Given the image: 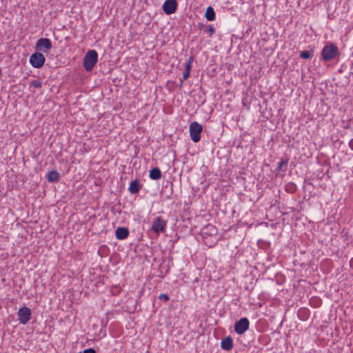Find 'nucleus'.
<instances>
[{
  "instance_id": "39448f33",
  "label": "nucleus",
  "mask_w": 353,
  "mask_h": 353,
  "mask_svg": "<svg viewBox=\"0 0 353 353\" xmlns=\"http://www.w3.org/2000/svg\"><path fill=\"white\" fill-rule=\"evenodd\" d=\"M45 61L46 58L44 55L39 52L33 53L30 57L29 60L30 65L34 68H41L43 65Z\"/></svg>"
},
{
  "instance_id": "a211bd4d",
  "label": "nucleus",
  "mask_w": 353,
  "mask_h": 353,
  "mask_svg": "<svg viewBox=\"0 0 353 353\" xmlns=\"http://www.w3.org/2000/svg\"><path fill=\"white\" fill-rule=\"evenodd\" d=\"M300 57L303 59H309L312 57V53L307 50L300 52Z\"/></svg>"
},
{
  "instance_id": "5701e85b",
  "label": "nucleus",
  "mask_w": 353,
  "mask_h": 353,
  "mask_svg": "<svg viewBox=\"0 0 353 353\" xmlns=\"http://www.w3.org/2000/svg\"><path fill=\"white\" fill-rule=\"evenodd\" d=\"M83 353H96L93 348H88L83 350Z\"/></svg>"
},
{
  "instance_id": "9b49d317",
  "label": "nucleus",
  "mask_w": 353,
  "mask_h": 353,
  "mask_svg": "<svg viewBox=\"0 0 353 353\" xmlns=\"http://www.w3.org/2000/svg\"><path fill=\"white\" fill-rule=\"evenodd\" d=\"M221 347L225 350H230L233 347V341L230 336H227L222 339Z\"/></svg>"
},
{
  "instance_id": "b1692460",
  "label": "nucleus",
  "mask_w": 353,
  "mask_h": 353,
  "mask_svg": "<svg viewBox=\"0 0 353 353\" xmlns=\"http://www.w3.org/2000/svg\"><path fill=\"white\" fill-rule=\"evenodd\" d=\"M349 145L350 148L353 150V139L350 140Z\"/></svg>"
},
{
  "instance_id": "f257e3e1",
  "label": "nucleus",
  "mask_w": 353,
  "mask_h": 353,
  "mask_svg": "<svg viewBox=\"0 0 353 353\" xmlns=\"http://www.w3.org/2000/svg\"><path fill=\"white\" fill-rule=\"evenodd\" d=\"M98 60V54L94 50H90L83 59V67L88 72L91 71Z\"/></svg>"
},
{
  "instance_id": "7ed1b4c3",
  "label": "nucleus",
  "mask_w": 353,
  "mask_h": 353,
  "mask_svg": "<svg viewBox=\"0 0 353 353\" xmlns=\"http://www.w3.org/2000/svg\"><path fill=\"white\" fill-rule=\"evenodd\" d=\"M167 221L161 216H157L152 221L151 230L156 234H159L165 231Z\"/></svg>"
},
{
  "instance_id": "9d476101",
  "label": "nucleus",
  "mask_w": 353,
  "mask_h": 353,
  "mask_svg": "<svg viewBox=\"0 0 353 353\" xmlns=\"http://www.w3.org/2000/svg\"><path fill=\"white\" fill-rule=\"evenodd\" d=\"M129 235V231L128 228L125 227H120L116 230L115 236L116 238L119 240H124Z\"/></svg>"
},
{
  "instance_id": "423d86ee",
  "label": "nucleus",
  "mask_w": 353,
  "mask_h": 353,
  "mask_svg": "<svg viewBox=\"0 0 353 353\" xmlns=\"http://www.w3.org/2000/svg\"><path fill=\"white\" fill-rule=\"evenodd\" d=\"M250 327L249 320L245 318H241L234 324V331L236 334L241 335L244 334Z\"/></svg>"
},
{
  "instance_id": "dca6fc26",
  "label": "nucleus",
  "mask_w": 353,
  "mask_h": 353,
  "mask_svg": "<svg viewBox=\"0 0 353 353\" xmlns=\"http://www.w3.org/2000/svg\"><path fill=\"white\" fill-rule=\"evenodd\" d=\"M205 17L208 21H212L215 19V12L212 6H208L206 9Z\"/></svg>"
},
{
  "instance_id": "20e7f679",
  "label": "nucleus",
  "mask_w": 353,
  "mask_h": 353,
  "mask_svg": "<svg viewBox=\"0 0 353 353\" xmlns=\"http://www.w3.org/2000/svg\"><path fill=\"white\" fill-rule=\"evenodd\" d=\"M190 136L191 139L197 143L201 139V134L203 130L202 125L196 121H193L190 125Z\"/></svg>"
},
{
  "instance_id": "2eb2a0df",
  "label": "nucleus",
  "mask_w": 353,
  "mask_h": 353,
  "mask_svg": "<svg viewBox=\"0 0 353 353\" xmlns=\"http://www.w3.org/2000/svg\"><path fill=\"white\" fill-rule=\"evenodd\" d=\"M59 178L60 174L56 170L50 171L47 174L48 181L51 183L57 181Z\"/></svg>"
},
{
  "instance_id": "6e6552de",
  "label": "nucleus",
  "mask_w": 353,
  "mask_h": 353,
  "mask_svg": "<svg viewBox=\"0 0 353 353\" xmlns=\"http://www.w3.org/2000/svg\"><path fill=\"white\" fill-rule=\"evenodd\" d=\"M17 316L19 323L26 325L30 319L31 310L27 307H21L18 311Z\"/></svg>"
},
{
  "instance_id": "6ab92c4d",
  "label": "nucleus",
  "mask_w": 353,
  "mask_h": 353,
  "mask_svg": "<svg viewBox=\"0 0 353 353\" xmlns=\"http://www.w3.org/2000/svg\"><path fill=\"white\" fill-rule=\"evenodd\" d=\"M31 85L34 88H40L42 85V83L39 80H33L31 82Z\"/></svg>"
},
{
  "instance_id": "f03ea898",
  "label": "nucleus",
  "mask_w": 353,
  "mask_h": 353,
  "mask_svg": "<svg viewBox=\"0 0 353 353\" xmlns=\"http://www.w3.org/2000/svg\"><path fill=\"white\" fill-rule=\"evenodd\" d=\"M321 55L323 60L326 61L335 59L339 55L337 46L334 43L325 46L322 50Z\"/></svg>"
},
{
  "instance_id": "f3484780",
  "label": "nucleus",
  "mask_w": 353,
  "mask_h": 353,
  "mask_svg": "<svg viewBox=\"0 0 353 353\" xmlns=\"http://www.w3.org/2000/svg\"><path fill=\"white\" fill-rule=\"evenodd\" d=\"M288 161H289V159L288 158H287V157L282 158L281 159V161L278 163L277 167L276 168V170L277 172L281 171L283 166H287V165L288 163Z\"/></svg>"
},
{
  "instance_id": "1a4fd4ad",
  "label": "nucleus",
  "mask_w": 353,
  "mask_h": 353,
  "mask_svg": "<svg viewBox=\"0 0 353 353\" xmlns=\"http://www.w3.org/2000/svg\"><path fill=\"white\" fill-rule=\"evenodd\" d=\"M177 8L176 0H165L163 4V10L166 14H172L175 12Z\"/></svg>"
},
{
  "instance_id": "4be33fe9",
  "label": "nucleus",
  "mask_w": 353,
  "mask_h": 353,
  "mask_svg": "<svg viewBox=\"0 0 353 353\" xmlns=\"http://www.w3.org/2000/svg\"><path fill=\"white\" fill-rule=\"evenodd\" d=\"M159 298L160 300H163L165 301H168L169 300V296L166 294H161Z\"/></svg>"
},
{
  "instance_id": "ddd939ff",
  "label": "nucleus",
  "mask_w": 353,
  "mask_h": 353,
  "mask_svg": "<svg viewBox=\"0 0 353 353\" xmlns=\"http://www.w3.org/2000/svg\"><path fill=\"white\" fill-rule=\"evenodd\" d=\"M141 190V185L139 181L134 180L130 183L128 190L131 194H137Z\"/></svg>"
},
{
  "instance_id": "0eeeda50",
  "label": "nucleus",
  "mask_w": 353,
  "mask_h": 353,
  "mask_svg": "<svg viewBox=\"0 0 353 353\" xmlns=\"http://www.w3.org/2000/svg\"><path fill=\"white\" fill-rule=\"evenodd\" d=\"M35 48L38 52L47 53L52 48V43L49 39L41 38L37 41Z\"/></svg>"
},
{
  "instance_id": "aec40b11",
  "label": "nucleus",
  "mask_w": 353,
  "mask_h": 353,
  "mask_svg": "<svg viewBox=\"0 0 353 353\" xmlns=\"http://www.w3.org/2000/svg\"><path fill=\"white\" fill-rule=\"evenodd\" d=\"M206 32L210 37H211L215 32L214 27L211 25L208 26L206 28Z\"/></svg>"
},
{
  "instance_id": "4468645a",
  "label": "nucleus",
  "mask_w": 353,
  "mask_h": 353,
  "mask_svg": "<svg viewBox=\"0 0 353 353\" xmlns=\"http://www.w3.org/2000/svg\"><path fill=\"white\" fill-rule=\"evenodd\" d=\"M149 176L153 180H159L161 178V172L159 168H153L150 170Z\"/></svg>"
},
{
  "instance_id": "f8f14e48",
  "label": "nucleus",
  "mask_w": 353,
  "mask_h": 353,
  "mask_svg": "<svg viewBox=\"0 0 353 353\" xmlns=\"http://www.w3.org/2000/svg\"><path fill=\"white\" fill-rule=\"evenodd\" d=\"M193 59H193L192 57H190L189 59L187 60V61L185 63V70L183 72V80L187 79L189 77V76H190V70H191V67H192V63L193 62Z\"/></svg>"
},
{
  "instance_id": "412c9836",
  "label": "nucleus",
  "mask_w": 353,
  "mask_h": 353,
  "mask_svg": "<svg viewBox=\"0 0 353 353\" xmlns=\"http://www.w3.org/2000/svg\"><path fill=\"white\" fill-rule=\"evenodd\" d=\"M286 190L288 192H294L295 190V185L294 183H288L286 185Z\"/></svg>"
}]
</instances>
